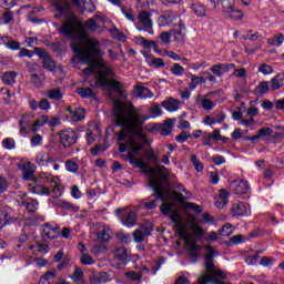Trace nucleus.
<instances>
[{
	"mask_svg": "<svg viewBox=\"0 0 284 284\" xmlns=\"http://www.w3.org/2000/svg\"><path fill=\"white\" fill-rule=\"evenodd\" d=\"M176 176L168 168L163 165H155L149 171V185L153 190L154 195L142 201L144 210H154L156 207V201H162L160 207L161 213L169 215L180 237L184 240V243L190 252V256L193 262L196 258H201V246L196 244L195 239L203 236V227L196 222V216L187 214L186 217L181 216L174 201L183 203L185 196L176 191H170V183H174ZM168 185V186H166Z\"/></svg>",
	"mask_w": 284,
	"mask_h": 284,
	"instance_id": "obj_1",
	"label": "nucleus"
},
{
	"mask_svg": "<svg viewBox=\"0 0 284 284\" xmlns=\"http://www.w3.org/2000/svg\"><path fill=\"white\" fill-rule=\"evenodd\" d=\"M113 116L115 123L122 128L118 135L120 159L128 161L133 168L145 170L148 164L143 161V148L148 145V138L143 134V123L151 119L141 115L130 103L114 101Z\"/></svg>",
	"mask_w": 284,
	"mask_h": 284,
	"instance_id": "obj_2",
	"label": "nucleus"
},
{
	"mask_svg": "<svg viewBox=\"0 0 284 284\" xmlns=\"http://www.w3.org/2000/svg\"><path fill=\"white\" fill-rule=\"evenodd\" d=\"M61 33L64 37L77 39L71 44L75 55L72 57L73 63H88L89 68L84 69L83 74H95V85L98 88H113V90L121 91V83L116 80H108L112 77V70L105 64L103 53L99 49V41L97 39L88 38V32L81 28H77L74 20H68L61 28Z\"/></svg>",
	"mask_w": 284,
	"mask_h": 284,
	"instance_id": "obj_3",
	"label": "nucleus"
},
{
	"mask_svg": "<svg viewBox=\"0 0 284 284\" xmlns=\"http://www.w3.org/2000/svg\"><path fill=\"white\" fill-rule=\"evenodd\" d=\"M22 178L24 181H32L29 186L33 194H39L40 196H50L52 193L61 194L59 178L50 173H40L38 178H34V170L30 169V164L23 165Z\"/></svg>",
	"mask_w": 284,
	"mask_h": 284,
	"instance_id": "obj_4",
	"label": "nucleus"
},
{
	"mask_svg": "<svg viewBox=\"0 0 284 284\" xmlns=\"http://www.w3.org/2000/svg\"><path fill=\"white\" fill-rule=\"evenodd\" d=\"M153 26L152 13L150 11H140L138 14V24H135L136 30L154 36Z\"/></svg>",
	"mask_w": 284,
	"mask_h": 284,
	"instance_id": "obj_5",
	"label": "nucleus"
},
{
	"mask_svg": "<svg viewBox=\"0 0 284 284\" xmlns=\"http://www.w3.org/2000/svg\"><path fill=\"white\" fill-rule=\"evenodd\" d=\"M153 231L154 225L152 224V222H145L133 232V241L135 243H142V241H145V237L150 236Z\"/></svg>",
	"mask_w": 284,
	"mask_h": 284,
	"instance_id": "obj_6",
	"label": "nucleus"
},
{
	"mask_svg": "<svg viewBox=\"0 0 284 284\" xmlns=\"http://www.w3.org/2000/svg\"><path fill=\"white\" fill-rule=\"evenodd\" d=\"M231 190L242 199L250 197V183L243 180H235L231 183Z\"/></svg>",
	"mask_w": 284,
	"mask_h": 284,
	"instance_id": "obj_7",
	"label": "nucleus"
},
{
	"mask_svg": "<svg viewBox=\"0 0 284 284\" xmlns=\"http://www.w3.org/2000/svg\"><path fill=\"white\" fill-rule=\"evenodd\" d=\"M235 0H222L223 13L231 19H243V11L235 10Z\"/></svg>",
	"mask_w": 284,
	"mask_h": 284,
	"instance_id": "obj_8",
	"label": "nucleus"
},
{
	"mask_svg": "<svg viewBox=\"0 0 284 284\" xmlns=\"http://www.w3.org/2000/svg\"><path fill=\"white\" fill-rule=\"evenodd\" d=\"M186 32L187 29H185V24L181 18L178 19V21L173 23V28L171 30V34L173 36L174 40L178 41V43H183V41H185Z\"/></svg>",
	"mask_w": 284,
	"mask_h": 284,
	"instance_id": "obj_9",
	"label": "nucleus"
},
{
	"mask_svg": "<svg viewBox=\"0 0 284 284\" xmlns=\"http://www.w3.org/2000/svg\"><path fill=\"white\" fill-rule=\"evenodd\" d=\"M121 212H124V210H116V215L119 216L122 225H124V227H134V225H136V213L129 211L124 214V216H121Z\"/></svg>",
	"mask_w": 284,
	"mask_h": 284,
	"instance_id": "obj_10",
	"label": "nucleus"
},
{
	"mask_svg": "<svg viewBox=\"0 0 284 284\" xmlns=\"http://www.w3.org/2000/svg\"><path fill=\"white\" fill-rule=\"evenodd\" d=\"M36 54L39 55L40 59H42V65L49 72H52V70H54V68H57V64L54 63L53 59L50 58V55L48 54V51L37 48Z\"/></svg>",
	"mask_w": 284,
	"mask_h": 284,
	"instance_id": "obj_11",
	"label": "nucleus"
},
{
	"mask_svg": "<svg viewBox=\"0 0 284 284\" xmlns=\"http://www.w3.org/2000/svg\"><path fill=\"white\" fill-rule=\"evenodd\" d=\"M60 142L64 148H70V145H74L77 143V132L72 129H67L60 132Z\"/></svg>",
	"mask_w": 284,
	"mask_h": 284,
	"instance_id": "obj_12",
	"label": "nucleus"
},
{
	"mask_svg": "<svg viewBox=\"0 0 284 284\" xmlns=\"http://www.w3.org/2000/svg\"><path fill=\"white\" fill-rule=\"evenodd\" d=\"M97 232L98 241H110L112 239V231L110 227L101 224H95L91 227V232L94 234Z\"/></svg>",
	"mask_w": 284,
	"mask_h": 284,
	"instance_id": "obj_13",
	"label": "nucleus"
},
{
	"mask_svg": "<svg viewBox=\"0 0 284 284\" xmlns=\"http://www.w3.org/2000/svg\"><path fill=\"white\" fill-rule=\"evenodd\" d=\"M65 116H67L68 121H71L72 123L83 121L85 119V109L78 108V109L72 110L69 106V108H67Z\"/></svg>",
	"mask_w": 284,
	"mask_h": 284,
	"instance_id": "obj_14",
	"label": "nucleus"
},
{
	"mask_svg": "<svg viewBox=\"0 0 284 284\" xmlns=\"http://www.w3.org/2000/svg\"><path fill=\"white\" fill-rule=\"evenodd\" d=\"M59 234H61V230L57 223L45 224L42 229L44 239H58Z\"/></svg>",
	"mask_w": 284,
	"mask_h": 284,
	"instance_id": "obj_15",
	"label": "nucleus"
},
{
	"mask_svg": "<svg viewBox=\"0 0 284 284\" xmlns=\"http://www.w3.org/2000/svg\"><path fill=\"white\" fill-rule=\"evenodd\" d=\"M179 19V16L174 14L172 11H168L159 17L158 24L160 28H165V26H170L171 23L174 26Z\"/></svg>",
	"mask_w": 284,
	"mask_h": 284,
	"instance_id": "obj_16",
	"label": "nucleus"
},
{
	"mask_svg": "<svg viewBox=\"0 0 284 284\" xmlns=\"http://www.w3.org/2000/svg\"><path fill=\"white\" fill-rule=\"evenodd\" d=\"M98 136H101V128H99V124H97V123L89 124V128L87 131L88 145H92V143H94V141H97Z\"/></svg>",
	"mask_w": 284,
	"mask_h": 284,
	"instance_id": "obj_17",
	"label": "nucleus"
},
{
	"mask_svg": "<svg viewBox=\"0 0 284 284\" xmlns=\"http://www.w3.org/2000/svg\"><path fill=\"white\" fill-rule=\"evenodd\" d=\"M19 203H21V205L23 207H26V210H28V212H37L38 207H39V202L28 197L27 194H21L19 195Z\"/></svg>",
	"mask_w": 284,
	"mask_h": 284,
	"instance_id": "obj_18",
	"label": "nucleus"
},
{
	"mask_svg": "<svg viewBox=\"0 0 284 284\" xmlns=\"http://www.w3.org/2000/svg\"><path fill=\"white\" fill-rule=\"evenodd\" d=\"M11 221H14V211L10 207H3L0 211V230L4 225H8V223H11Z\"/></svg>",
	"mask_w": 284,
	"mask_h": 284,
	"instance_id": "obj_19",
	"label": "nucleus"
},
{
	"mask_svg": "<svg viewBox=\"0 0 284 284\" xmlns=\"http://www.w3.org/2000/svg\"><path fill=\"white\" fill-rule=\"evenodd\" d=\"M72 3L79 8L80 12H94L97 10L92 0H72Z\"/></svg>",
	"mask_w": 284,
	"mask_h": 284,
	"instance_id": "obj_20",
	"label": "nucleus"
},
{
	"mask_svg": "<svg viewBox=\"0 0 284 284\" xmlns=\"http://www.w3.org/2000/svg\"><path fill=\"white\" fill-rule=\"evenodd\" d=\"M234 216H247L250 215V204L243 202H236L232 206Z\"/></svg>",
	"mask_w": 284,
	"mask_h": 284,
	"instance_id": "obj_21",
	"label": "nucleus"
},
{
	"mask_svg": "<svg viewBox=\"0 0 284 284\" xmlns=\"http://www.w3.org/2000/svg\"><path fill=\"white\" fill-rule=\"evenodd\" d=\"M133 94L139 99H152V97H154V93H152L150 89L143 85H135L133 90Z\"/></svg>",
	"mask_w": 284,
	"mask_h": 284,
	"instance_id": "obj_22",
	"label": "nucleus"
},
{
	"mask_svg": "<svg viewBox=\"0 0 284 284\" xmlns=\"http://www.w3.org/2000/svg\"><path fill=\"white\" fill-rule=\"evenodd\" d=\"M162 108L168 112H176L181 108V101L169 98L162 102Z\"/></svg>",
	"mask_w": 284,
	"mask_h": 284,
	"instance_id": "obj_23",
	"label": "nucleus"
},
{
	"mask_svg": "<svg viewBox=\"0 0 284 284\" xmlns=\"http://www.w3.org/2000/svg\"><path fill=\"white\" fill-rule=\"evenodd\" d=\"M232 68H234V64H227V63L215 64L211 68V72H213L215 77H221L225 74V72H230Z\"/></svg>",
	"mask_w": 284,
	"mask_h": 284,
	"instance_id": "obj_24",
	"label": "nucleus"
},
{
	"mask_svg": "<svg viewBox=\"0 0 284 284\" xmlns=\"http://www.w3.org/2000/svg\"><path fill=\"white\" fill-rule=\"evenodd\" d=\"M101 23H103V18L100 16H95L94 18H91L85 22V27L88 28V30H91V32H97V29L101 28Z\"/></svg>",
	"mask_w": 284,
	"mask_h": 284,
	"instance_id": "obj_25",
	"label": "nucleus"
},
{
	"mask_svg": "<svg viewBox=\"0 0 284 284\" xmlns=\"http://www.w3.org/2000/svg\"><path fill=\"white\" fill-rule=\"evenodd\" d=\"M227 199H230V193L225 189L220 190V194L215 199L216 207H225L227 205Z\"/></svg>",
	"mask_w": 284,
	"mask_h": 284,
	"instance_id": "obj_26",
	"label": "nucleus"
},
{
	"mask_svg": "<svg viewBox=\"0 0 284 284\" xmlns=\"http://www.w3.org/2000/svg\"><path fill=\"white\" fill-rule=\"evenodd\" d=\"M284 84V73H280L276 77L272 78L271 80V90L272 92L280 90V88H283Z\"/></svg>",
	"mask_w": 284,
	"mask_h": 284,
	"instance_id": "obj_27",
	"label": "nucleus"
},
{
	"mask_svg": "<svg viewBox=\"0 0 284 284\" xmlns=\"http://www.w3.org/2000/svg\"><path fill=\"white\" fill-rule=\"evenodd\" d=\"M29 250L33 252L36 256H43V254H48V244L37 243L36 245H31Z\"/></svg>",
	"mask_w": 284,
	"mask_h": 284,
	"instance_id": "obj_28",
	"label": "nucleus"
},
{
	"mask_svg": "<svg viewBox=\"0 0 284 284\" xmlns=\"http://www.w3.org/2000/svg\"><path fill=\"white\" fill-rule=\"evenodd\" d=\"M48 99L52 101H61L63 99V90L60 88H53L47 91Z\"/></svg>",
	"mask_w": 284,
	"mask_h": 284,
	"instance_id": "obj_29",
	"label": "nucleus"
},
{
	"mask_svg": "<svg viewBox=\"0 0 284 284\" xmlns=\"http://www.w3.org/2000/svg\"><path fill=\"white\" fill-rule=\"evenodd\" d=\"M172 128H174V120H172V119L166 120L160 126V134H162V136H170V134L172 133Z\"/></svg>",
	"mask_w": 284,
	"mask_h": 284,
	"instance_id": "obj_30",
	"label": "nucleus"
},
{
	"mask_svg": "<svg viewBox=\"0 0 284 284\" xmlns=\"http://www.w3.org/2000/svg\"><path fill=\"white\" fill-rule=\"evenodd\" d=\"M19 128L21 136H28V134L32 132V126L30 125V122L26 120V118L19 120Z\"/></svg>",
	"mask_w": 284,
	"mask_h": 284,
	"instance_id": "obj_31",
	"label": "nucleus"
},
{
	"mask_svg": "<svg viewBox=\"0 0 284 284\" xmlns=\"http://www.w3.org/2000/svg\"><path fill=\"white\" fill-rule=\"evenodd\" d=\"M48 124V115H41L40 118H38L33 125H31V132H33V134H37V132H39V128H43V125Z\"/></svg>",
	"mask_w": 284,
	"mask_h": 284,
	"instance_id": "obj_32",
	"label": "nucleus"
},
{
	"mask_svg": "<svg viewBox=\"0 0 284 284\" xmlns=\"http://www.w3.org/2000/svg\"><path fill=\"white\" fill-rule=\"evenodd\" d=\"M190 79H191L190 90H196V88H199V85H203V84L207 83V80L203 77H196L194 74H191Z\"/></svg>",
	"mask_w": 284,
	"mask_h": 284,
	"instance_id": "obj_33",
	"label": "nucleus"
},
{
	"mask_svg": "<svg viewBox=\"0 0 284 284\" xmlns=\"http://www.w3.org/2000/svg\"><path fill=\"white\" fill-rule=\"evenodd\" d=\"M146 62L151 68H164L165 61L161 58H154L152 55L146 57Z\"/></svg>",
	"mask_w": 284,
	"mask_h": 284,
	"instance_id": "obj_34",
	"label": "nucleus"
},
{
	"mask_svg": "<svg viewBox=\"0 0 284 284\" xmlns=\"http://www.w3.org/2000/svg\"><path fill=\"white\" fill-rule=\"evenodd\" d=\"M17 81V72L9 71L2 74V82L6 83V85H12Z\"/></svg>",
	"mask_w": 284,
	"mask_h": 284,
	"instance_id": "obj_35",
	"label": "nucleus"
},
{
	"mask_svg": "<svg viewBox=\"0 0 284 284\" xmlns=\"http://www.w3.org/2000/svg\"><path fill=\"white\" fill-rule=\"evenodd\" d=\"M191 9H192V12L196 14V17H205V14H207V9L205 8V6L201 3H193L191 6Z\"/></svg>",
	"mask_w": 284,
	"mask_h": 284,
	"instance_id": "obj_36",
	"label": "nucleus"
},
{
	"mask_svg": "<svg viewBox=\"0 0 284 284\" xmlns=\"http://www.w3.org/2000/svg\"><path fill=\"white\" fill-rule=\"evenodd\" d=\"M272 135V129L264 128L257 131V134L248 138V141H258V139H263V136H271Z\"/></svg>",
	"mask_w": 284,
	"mask_h": 284,
	"instance_id": "obj_37",
	"label": "nucleus"
},
{
	"mask_svg": "<svg viewBox=\"0 0 284 284\" xmlns=\"http://www.w3.org/2000/svg\"><path fill=\"white\" fill-rule=\"evenodd\" d=\"M268 45H274L275 48H281V44L284 43V36L283 33H277L274 38L267 39Z\"/></svg>",
	"mask_w": 284,
	"mask_h": 284,
	"instance_id": "obj_38",
	"label": "nucleus"
},
{
	"mask_svg": "<svg viewBox=\"0 0 284 284\" xmlns=\"http://www.w3.org/2000/svg\"><path fill=\"white\" fill-rule=\"evenodd\" d=\"M134 41L138 45H141L142 48H152V45H155V41L148 40L141 36L135 37Z\"/></svg>",
	"mask_w": 284,
	"mask_h": 284,
	"instance_id": "obj_39",
	"label": "nucleus"
},
{
	"mask_svg": "<svg viewBox=\"0 0 284 284\" xmlns=\"http://www.w3.org/2000/svg\"><path fill=\"white\" fill-rule=\"evenodd\" d=\"M78 94L82 99H94V90L91 88H80L78 89Z\"/></svg>",
	"mask_w": 284,
	"mask_h": 284,
	"instance_id": "obj_40",
	"label": "nucleus"
},
{
	"mask_svg": "<svg viewBox=\"0 0 284 284\" xmlns=\"http://www.w3.org/2000/svg\"><path fill=\"white\" fill-rule=\"evenodd\" d=\"M270 90H271V87L268 81H263L255 88L256 94H267Z\"/></svg>",
	"mask_w": 284,
	"mask_h": 284,
	"instance_id": "obj_41",
	"label": "nucleus"
},
{
	"mask_svg": "<svg viewBox=\"0 0 284 284\" xmlns=\"http://www.w3.org/2000/svg\"><path fill=\"white\" fill-rule=\"evenodd\" d=\"M57 272L54 271H48L41 278L39 284H50L48 281H52L55 278Z\"/></svg>",
	"mask_w": 284,
	"mask_h": 284,
	"instance_id": "obj_42",
	"label": "nucleus"
},
{
	"mask_svg": "<svg viewBox=\"0 0 284 284\" xmlns=\"http://www.w3.org/2000/svg\"><path fill=\"white\" fill-rule=\"evenodd\" d=\"M171 72L174 77H183V74H185V69L181 64L175 63L171 68Z\"/></svg>",
	"mask_w": 284,
	"mask_h": 284,
	"instance_id": "obj_43",
	"label": "nucleus"
},
{
	"mask_svg": "<svg viewBox=\"0 0 284 284\" xmlns=\"http://www.w3.org/2000/svg\"><path fill=\"white\" fill-rule=\"evenodd\" d=\"M184 210H192L193 212L201 213L203 212V206L194 204L192 202H186L183 204Z\"/></svg>",
	"mask_w": 284,
	"mask_h": 284,
	"instance_id": "obj_44",
	"label": "nucleus"
},
{
	"mask_svg": "<svg viewBox=\"0 0 284 284\" xmlns=\"http://www.w3.org/2000/svg\"><path fill=\"white\" fill-rule=\"evenodd\" d=\"M30 143L32 148H39V145H42L43 143V136L41 134H36L31 136Z\"/></svg>",
	"mask_w": 284,
	"mask_h": 284,
	"instance_id": "obj_45",
	"label": "nucleus"
},
{
	"mask_svg": "<svg viewBox=\"0 0 284 284\" xmlns=\"http://www.w3.org/2000/svg\"><path fill=\"white\" fill-rule=\"evenodd\" d=\"M2 145L6 150H14L17 146V143L14 142V139L12 138H7L2 141Z\"/></svg>",
	"mask_w": 284,
	"mask_h": 284,
	"instance_id": "obj_46",
	"label": "nucleus"
},
{
	"mask_svg": "<svg viewBox=\"0 0 284 284\" xmlns=\"http://www.w3.org/2000/svg\"><path fill=\"white\" fill-rule=\"evenodd\" d=\"M115 258H118V261H125V258H128V251H125L124 247L116 248Z\"/></svg>",
	"mask_w": 284,
	"mask_h": 284,
	"instance_id": "obj_47",
	"label": "nucleus"
},
{
	"mask_svg": "<svg viewBox=\"0 0 284 284\" xmlns=\"http://www.w3.org/2000/svg\"><path fill=\"white\" fill-rule=\"evenodd\" d=\"M82 265H94V258L88 253H83L80 258Z\"/></svg>",
	"mask_w": 284,
	"mask_h": 284,
	"instance_id": "obj_48",
	"label": "nucleus"
},
{
	"mask_svg": "<svg viewBox=\"0 0 284 284\" xmlns=\"http://www.w3.org/2000/svg\"><path fill=\"white\" fill-rule=\"evenodd\" d=\"M124 276L128 278V281H141V273H136L134 271H130L124 273Z\"/></svg>",
	"mask_w": 284,
	"mask_h": 284,
	"instance_id": "obj_49",
	"label": "nucleus"
},
{
	"mask_svg": "<svg viewBox=\"0 0 284 284\" xmlns=\"http://www.w3.org/2000/svg\"><path fill=\"white\" fill-rule=\"evenodd\" d=\"M52 3L58 12H63V10L68 8V3H65L63 0H53Z\"/></svg>",
	"mask_w": 284,
	"mask_h": 284,
	"instance_id": "obj_50",
	"label": "nucleus"
},
{
	"mask_svg": "<svg viewBox=\"0 0 284 284\" xmlns=\"http://www.w3.org/2000/svg\"><path fill=\"white\" fill-rule=\"evenodd\" d=\"M146 158L151 163H154L155 165L159 163V155H156V152H154V149H151L146 151Z\"/></svg>",
	"mask_w": 284,
	"mask_h": 284,
	"instance_id": "obj_51",
	"label": "nucleus"
},
{
	"mask_svg": "<svg viewBox=\"0 0 284 284\" xmlns=\"http://www.w3.org/2000/svg\"><path fill=\"white\" fill-rule=\"evenodd\" d=\"M71 278L75 283H81V281L83 278V271H81V268H79V267H75V271H74L73 275L71 276Z\"/></svg>",
	"mask_w": 284,
	"mask_h": 284,
	"instance_id": "obj_52",
	"label": "nucleus"
},
{
	"mask_svg": "<svg viewBox=\"0 0 284 284\" xmlns=\"http://www.w3.org/2000/svg\"><path fill=\"white\" fill-rule=\"evenodd\" d=\"M48 161H50V158H48V154L43 152L37 156L38 165H48Z\"/></svg>",
	"mask_w": 284,
	"mask_h": 284,
	"instance_id": "obj_53",
	"label": "nucleus"
},
{
	"mask_svg": "<svg viewBox=\"0 0 284 284\" xmlns=\"http://www.w3.org/2000/svg\"><path fill=\"white\" fill-rule=\"evenodd\" d=\"M191 162L193 163V165L197 172H202L203 163L201 161H199V158H196V155H191Z\"/></svg>",
	"mask_w": 284,
	"mask_h": 284,
	"instance_id": "obj_54",
	"label": "nucleus"
},
{
	"mask_svg": "<svg viewBox=\"0 0 284 284\" xmlns=\"http://www.w3.org/2000/svg\"><path fill=\"white\" fill-rule=\"evenodd\" d=\"M6 48L9 50H20L21 49V43L14 40H9L8 42L4 43Z\"/></svg>",
	"mask_w": 284,
	"mask_h": 284,
	"instance_id": "obj_55",
	"label": "nucleus"
},
{
	"mask_svg": "<svg viewBox=\"0 0 284 284\" xmlns=\"http://www.w3.org/2000/svg\"><path fill=\"white\" fill-rule=\"evenodd\" d=\"M233 77H236L237 79H247V71L243 68L235 69L233 71Z\"/></svg>",
	"mask_w": 284,
	"mask_h": 284,
	"instance_id": "obj_56",
	"label": "nucleus"
},
{
	"mask_svg": "<svg viewBox=\"0 0 284 284\" xmlns=\"http://www.w3.org/2000/svg\"><path fill=\"white\" fill-rule=\"evenodd\" d=\"M258 72H261L264 75H267L272 74V72H274V69H272V67L267 64H260Z\"/></svg>",
	"mask_w": 284,
	"mask_h": 284,
	"instance_id": "obj_57",
	"label": "nucleus"
},
{
	"mask_svg": "<svg viewBox=\"0 0 284 284\" xmlns=\"http://www.w3.org/2000/svg\"><path fill=\"white\" fill-rule=\"evenodd\" d=\"M214 105H216L212 100L204 98L202 99V108L203 110H213Z\"/></svg>",
	"mask_w": 284,
	"mask_h": 284,
	"instance_id": "obj_58",
	"label": "nucleus"
},
{
	"mask_svg": "<svg viewBox=\"0 0 284 284\" xmlns=\"http://www.w3.org/2000/svg\"><path fill=\"white\" fill-rule=\"evenodd\" d=\"M65 168L68 170V172H77V170H79V164H77V162L69 160L65 163Z\"/></svg>",
	"mask_w": 284,
	"mask_h": 284,
	"instance_id": "obj_59",
	"label": "nucleus"
},
{
	"mask_svg": "<svg viewBox=\"0 0 284 284\" xmlns=\"http://www.w3.org/2000/svg\"><path fill=\"white\" fill-rule=\"evenodd\" d=\"M57 206L62 207V210H70L72 207V204L63 199H60L57 201Z\"/></svg>",
	"mask_w": 284,
	"mask_h": 284,
	"instance_id": "obj_60",
	"label": "nucleus"
},
{
	"mask_svg": "<svg viewBox=\"0 0 284 284\" xmlns=\"http://www.w3.org/2000/svg\"><path fill=\"white\" fill-rule=\"evenodd\" d=\"M150 112L152 116H161L162 114L161 106H159V104L151 105Z\"/></svg>",
	"mask_w": 284,
	"mask_h": 284,
	"instance_id": "obj_61",
	"label": "nucleus"
},
{
	"mask_svg": "<svg viewBox=\"0 0 284 284\" xmlns=\"http://www.w3.org/2000/svg\"><path fill=\"white\" fill-rule=\"evenodd\" d=\"M160 39L164 45H168L170 43V39H172V33L170 32H162L160 34Z\"/></svg>",
	"mask_w": 284,
	"mask_h": 284,
	"instance_id": "obj_62",
	"label": "nucleus"
},
{
	"mask_svg": "<svg viewBox=\"0 0 284 284\" xmlns=\"http://www.w3.org/2000/svg\"><path fill=\"white\" fill-rule=\"evenodd\" d=\"M221 236H230L232 234V225L225 224L222 230H220Z\"/></svg>",
	"mask_w": 284,
	"mask_h": 284,
	"instance_id": "obj_63",
	"label": "nucleus"
},
{
	"mask_svg": "<svg viewBox=\"0 0 284 284\" xmlns=\"http://www.w3.org/2000/svg\"><path fill=\"white\" fill-rule=\"evenodd\" d=\"M38 108L40 110H50V108H52V105L50 104V101H48V99H42V100H40Z\"/></svg>",
	"mask_w": 284,
	"mask_h": 284,
	"instance_id": "obj_64",
	"label": "nucleus"
}]
</instances>
